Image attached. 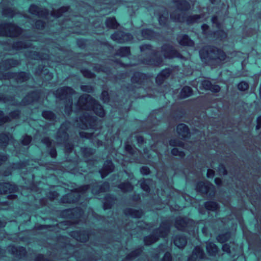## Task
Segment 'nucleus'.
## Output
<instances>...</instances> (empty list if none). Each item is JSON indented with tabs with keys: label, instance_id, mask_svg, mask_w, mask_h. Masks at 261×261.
I'll return each instance as SVG.
<instances>
[{
	"label": "nucleus",
	"instance_id": "obj_1",
	"mask_svg": "<svg viewBox=\"0 0 261 261\" xmlns=\"http://www.w3.org/2000/svg\"><path fill=\"white\" fill-rule=\"evenodd\" d=\"M199 54L202 60L206 58H217L220 60H224L225 58V55L223 51L214 47H205L200 50Z\"/></svg>",
	"mask_w": 261,
	"mask_h": 261
},
{
	"label": "nucleus",
	"instance_id": "obj_2",
	"mask_svg": "<svg viewBox=\"0 0 261 261\" xmlns=\"http://www.w3.org/2000/svg\"><path fill=\"white\" fill-rule=\"evenodd\" d=\"M114 166L111 161H107L104 164L102 169L100 171L102 178L106 177L109 173L113 171Z\"/></svg>",
	"mask_w": 261,
	"mask_h": 261
},
{
	"label": "nucleus",
	"instance_id": "obj_3",
	"mask_svg": "<svg viewBox=\"0 0 261 261\" xmlns=\"http://www.w3.org/2000/svg\"><path fill=\"white\" fill-rule=\"evenodd\" d=\"M204 252L202 249L200 247H197L194 249L192 255L188 258V261H195L196 258H202Z\"/></svg>",
	"mask_w": 261,
	"mask_h": 261
},
{
	"label": "nucleus",
	"instance_id": "obj_4",
	"mask_svg": "<svg viewBox=\"0 0 261 261\" xmlns=\"http://www.w3.org/2000/svg\"><path fill=\"white\" fill-rule=\"evenodd\" d=\"M177 131L178 134L184 138L187 137L189 134L188 127L184 124H180L177 126Z\"/></svg>",
	"mask_w": 261,
	"mask_h": 261
},
{
	"label": "nucleus",
	"instance_id": "obj_5",
	"mask_svg": "<svg viewBox=\"0 0 261 261\" xmlns=\"http://www.w3.org/2000/svg\"><path fill=\"white\" fill-rule=\"evenodd\" d=\"M174 243L178 248H182L187 244V240L182 236L176 237L174 240Z\"/></svg>",
	"mask_w": 261,
	"mask_h": 261
},
{
	"label": "nucleus",
	"instance_id": "obj_6",
	"mask_svg": "<svg viewBox=\"0 0 261 261\" xmlns=\"http://www.w3.org/2000/svg\"><path fill=\"white\" fill-rule=\"evenodd\" d=\"M179 42L182 45L192 46L194 44L193 41L187 35L180 37L179 39Z\"/></svg>",
	"mask_w": 261,
	"mask_h": 261
},
{
	"label": "nucleus",
	"instance_id": "obj_7",
	"mask_svg": "<svg viewBox=\"0 0 261 261\" xmlns=\"http://www.w3.org/2000/svg\"><path fill=\"white\" fill-rule=\"evenodd\" d=\"M122 34L121 33H115L113 34L111 36V38L113 40L116 41L118 42L122 43L127 40L126 39H124V38H122ZM126 35H125L123 37H125ZM129 35H127V36H129Z\"/></svg>",
	"mask_w": 261,
	"mask_h": 261
},
{
	"label": "nucleus",
	"instance_id": "obj_8",
	"mask_svg": "<svg viewBox=\"0 0 261 261\" xmlns=\"http://www.w3.org/2000/svg\"><path fill=\"white\" fill-rule=\"evenodd\" d=\"M192 94V89L189 87H184L180 92L181 98H184L191 96Z\"/></svg>",
	"mask_w": 261,
	"mask_h": 261
},
{
	"label": "nucleus",
	"instance_id": "obj_9",
	"mask_svg": "<svg viewBox=\"0 0 261 261\" xmlns=\"http://www.w3.org/2000/svg\"><path fill=\"white\" fill-rule=\"evenodd\" d=\"M206 249L211 255H214L217 251V246L215 244L211 242L207 243Z\"/></svg>",
	"mask_w": 261,
	"mask_h": 261
},
{
	"label": "nucleus",
	"instance_id": "obj_10",
	"mask_svg": "<svg viewBox=\"0 0 261 261\" xmlns=\"http://www.w3.org/2000/svg\"><path fill=\"white\" fill-rule=\"evenodd\" d=\"M106 25L110 28H117L118 24L114 18H109L106 22Z\"/></svg>",
	"mask_w": 261,
	"mask_h": 261
},
{
	"label": "nucleus",
	"instance_id": "obj_11",
	"mask_svg": "<svg viewBox=\"0 0 261 261\" xmlns=\"http://www.w3.org/2000/svg\"><path fill=\"white\" fill-rule=\"evenodd\" d=\"M176 227L179 230H184L187 224L183 219H178L176 221Z\"/></svg>",
	"mask_w": 261,
	"mask_h": 261
},
{
	"label": "nucleus",
	"instance_id": "obj_12",
	"mask_svg": "<svg viewBox=\"0 0 261 261\" xmlns=\"http://www.w3.org/2000/svg\"><path fill=\"white\" fill-rule=\"evenodd\" d=\"M205 207L208 210L215 211L218 208V205L214 202H207L205 203Z\"/></svg>",
	"mask_w": 261,
	"mask_h": 261
},
{
	"label": "nucleus",
	"instance_id": "obj_13",
	"mask_svg": "<svg viewBox=\"0 0 261 261\" xmlns=\"http://www.w3.org/2000/svg\"><path fill=\"white\" fill-rule=\"evenodd\" d=\"M94 112L97 115L100 117H103L105 115L104 111L101 106L99 105H97L96 106V108H94Z\"/></svg>",
	"mask_w": 261,
	"mask_h": 261
},
{
	"label": "nucleus",
	"instance_id": "obj_14",
	"mask_svg": "<svg viewBox=\"0 0 261 261\" xmlns=\"http://www.w3.org/2000/svg\"><path fill=\"white\" fill-rule=\"evenodd\" d=\"M42 116L49 120H52L54 118V114L53 113L50 111H44L42 113Z\"/></svg>",
	"mask_w": 261,
	"mask_h": 261
},
{
	"label": "nucleus",
	"instance_id": "obj_15",
	"mask_svg": "<svg viewBox=\"0 0 261 261\" xmlns=\"http://www.w3.org/2000/svg\"><path fill=\"white\" fill-rule=\"evenodd\" d=\"M10 186L9 184H0V194L6 193L8 192V188Z\"/></svg>",
	"mask_w": 261,
	"mask_h": 261
},
{
	"label": "nucleus",
	"instance_id": "obj_16",
	"mask_svg": "<svg viewBox=\"0 0 261 261\" xmlns=\"http://www.w3.org/2000/svg\"><path fill=\"white\" fill-rule=\"evenodd\" d=\"M238 89L241 91H245L248 88V84L245 82H240L238 84Z\"/></svg>",
	"mask_w": 261,
	"mask_h": 261
},
{
	"label": "nucleus",
	"instance_id": "obj_17",
	"mask_svg": "<svg viewBox=\"0 0 261 261\" xmlns=\"http://www.w3.org/2000/svg\"><path fill=\"white\" fill-rule=\"evenodd\" d=\"M149 182V180H145L141 181L140 185L142 188V189L145 191L147 192L149 190V186L148 185V184Z\"/></svg>",
	"mask_w": 261,
	"mask_h": 261
},
{
	"label": "nucleus",
	"instance_id": "obj_18",
	"mask_svg": "<svg viewBox=\"0 0 261 261\" xmlns=\"http://www.w3.org/2000/svg\"><path fill=\"white\" fill-rule=\"evenodd\" d=\"M120 188L124 191H128L132 190L133 187L130 184L126 183L121 185Z\"/></svg>",
	"mask_w": 261,
	"mask_h": 261
},
{
	"label": "nucleus",
	"instance_id": "obj_19",
	"mask_svg": "<svg viewBox=\"0 0 261 261\" xmlns=\"http://www.w3.org/2000/svg\"><path fill=\"white\" fill-rule=\"evenodd\" d=\"M202 86L206 90H210L212 84L208 81L204 80L201 83Z\"/></svg>",
	"mask_w": 261,
	"mask_h": 261
},
{
	"label": "nucleus",
	"instance_id": "obj_20",
	"mask_svg": "<svg viewBox=\"0 0 261 261\" xmlns=\"http://www.w3.org/2000/svg\"><path fill=\"white\" fill-rule=\"evenodd\" d=\"M31 141V137L29 136H25L23 137L22 140V143L23 145H28Z\"/></svg>",
	"mask_w": 261,
	"mask_h": 261
},
{
	"label": "nucleus",
	"instance_id": "obj_21",
	"mask_svg": "<svg viewBox=\"0 0 261 261\" xmlns=\"http://www.w3.org/2000/svg\"><path fill=\"white\" fill-rule=\"evenodd\" d=\"M29 11L32 14H37L38 12V7L35 5H32L29 8Z\"/></svg>",
	"mask_w": 261,
	"mask_h": 261
},
{
	"label": "nucleus",
	"instance_id": "obj_22",
	"mask_svg": "<svg viewBox=\"0 0 261 261\" xmlns=\"http://www.w3.org/2000/svg\"><path fill=\"white\" fill-rule=\"evenodd\" d=\"M151 238H152V237H147L145 238L144 242H145V243L146 245H150L151 243H153L155 242L156 241V239H154L153 240H151V241H150L149 240L151 239Z\"/></svg>",
	"mask_w": 261,
	"mask_h": 261
},
{
	"label": "nucleus",
	"instance_id": "obj_23",
	"mask_svg": "<svg viewBox=\"0 0 261 261\" xmlns=\"http://www.w3.org/2000/svg\"><path fill=\"white\" fill-rule=\"evenodd\" d=\"M140 172L143 175H147L149 173V169L146 167H143L140 169Z\"/></svg>",
	"mask_w": 261,
	"mask_h": 261
},
{
	"label": "nucleus",
	"instance_id": "obj_24",
	"mask_svg": "<svg viewBox=\"0 0 261 261\" xmlns=\"http://www.w3.org/2000/svg\"><path fill=\"white\" fill-rule=\"evenodd\" d=\"M172 153L174 155H179L181 156L183 155V153L181 151H178L177 148H173L172 150Z\"/></svg>",
	"mask_w": 261,
	"mask_h": 261
},
{
	"label": "nucleus",
	"instance_id": "obj_25",
	"mask_svg": "<svg viewBox=\"0 0 261 261\" xmlns=\"http://www.w3.org/2000/svg\"><path fill=\"white\" fill-rule=\"evenodd\" d=\"M169 74V71L168 70H166L163 71L156 77V81H158L160 79V78H161L162 76H163L164 75H166V74Z\"/></svg>",
	"mask_w": 261,
	"mask_h": 261
},
{
	"label": "nucleus",
	"instance_id": "obj_26",
	"mask_svg": "<svg viewBox=\"0 0 261 261\" xmlns=\"http://www.w3.org/2000/svg\"><path fill=\"white\" fill-rule=\"evenodd\" d=\"M220 90V88L218 85H212V87L210 89L211 91H214L215 92H217L219 91Z\"/></svg>",
	"mask_w": 261,
	"mask_h": 261
},
{
	"label": "nucleus",
	"instance_id": "obj_27",
	"mask_svg": "<svg viewBox=\"0 0 261 261\" xmlns=\"http://www.w3.org/2000/svg\"><path fill=\"white\" fill-rule=\"evenodd\" d=\"M171 256L170 253H167L165 254L162 261H171Z\"/></svg>",
	"mask_w": 261,
	"mask_h": 261
},
{
	"label": "nucleus",
	"instance_id": "obj_28",
	"mask_svg": "<svg viewBox=\"0 0 261 261\" xmlns=\"http://www.w3.org/2000/svg\"><path fill=\"white\" fill-rule=\"evenodd\" d=\"M72 90L70 88H69V87H66V88H64L63 89H61L60 90V91H61L63 94L65 93V92L67 93L68 92H69V93H72Z\"/></svg>",
	"mask_w": 261,
	"mask_h": 261
},
{
	"label": "nucleus",
	"instance_id": "obj_29",
	"mask_svg": "<svg viewBox=\"0 0 261 261\" xmlns=\"http://www.w3.org/2000/svg\"><path fill=\"white\" fill-rule=\"evenodd\" d=\"M121 51H124V54H122V56H125L129 53V49L127 47H123L120 48Z\"/></svg>",
	"mask_w": 261,
	"mask_h": 261
},
{
	"label": "nucleus",
	"instance_id": "obj_30",
	"mask_svg": "<svg viewBox=\"0 0 261 261\" xmlns=\"http://www.w3.org/2000/svg\"><path fill=\"white\" fill-rule=\"evenodd\" d=\"M83 74L85 76L88 77H92L93 76V74L90 72L85 70L83 71Z\"/></svg>",
	"mask_w": 261,
	"mask_h": 261
},
{
	"label": "nucleus",
	"instance_id": "obj_31",
	"mask_svg": "<svg viewBox=\"0 0 261 261\" xmlns=\"http://www.w3.org/2000/svg\"><path fill=\"white\" fill-rule=\"evenodd\" d=\"M215 172L213 170L208 169L207 172V176L208 177H213L214 176Z\"/></svg>",
	"mask_w": 261,
	"mask_h": 261
},
{
	"label": "nucleus",
	"instance_id": "obj_32",
	"mask_svg": "<svg viewBox=\"0 0 261 261\" xmlns=\"http://www.w3.org/2000/svg\"><path fill=\"white\" fill-rule=\"evenodd\" d=\"M170 144L171 145V146H181V143L179 142H176L174 140H171L170 141Z\"/></svg>",
	"mask_w": 261,
	"mask_h": 261
},
{
	"label": "nucleus",
	"instance_id": "obj_33",
	"mask_svg": "<svg viewBox=\"0 0 261 261\" xmlns=\"http://www.w3.org/2000/svg\"><path fill=\"white\" fill-rule=\"evenodd\" d=\"M261 127V117H258L257 119V125L256 126V128L257 129H259Z\"/></svg>",
	"mask_w": 261,
	"mask_h": 261
},
{
	"label": "nucleus",
	"instance_id": "obj_34",
	"mask_svg": "<svg viewBox=\"0 0 261 261\" xmlns=\"http://www.w3.org/2000/svg\"><path fill=\"white\" fill-rule=\"evenodd\" d=\"M222 249L223 250V251H226L227 252H230V249H229V246L226 245V244H225L222 247Z\"/></svg>",
	"mask_w": 261,
	"mask_h": 261
},
{
	"label": "nucleus",
	"instance_id": "obj_35",
	"mask_svg": "<svg viewBox=\"0 0 261 261\" xmlns=\"http://www.w3.org/2000/svg\"><path fill=\"white\" fill-rule=\"evenodd\" d=\"M125 150L128 151V152H129L130 153H132L133 152H132V147L129 146V145H126L125 146Z\"/></svg>",
	"mask_w": 261,
	"mask_h": 261
},
{
	"label": "nucleus",
	"instance_id": "obj_36",
	"mask_svg": "<svg viewBox=\"0 0 261 261\" xmlns=\"http://www.w3.org/2000/svg\"><path fill=\"white\" fill-rule=\"evenodd\" d=\"M43 142L44 143H45L47 146H48L50 144V141L49 140V139L48 138H45V139H44L43 140H42Z\"/></svg>",
	"mask_w": 261,
	"mask_h": 261
},
{
	"label": "nucleus",
	"instance_id": "obj_37",
	"mask_svg": "<svg viewBox=\"0 0 261 261\" xmlns=\"http://www.w3.org/2000/svg\"><path fill=\"white\" fill-rule=\"evenodd\" d=\"M215 183L218 185H219L221 184V180L220 178H216L215 179Z\"/></svg>",
	"mask_w": 261,
	"mask_h": 261
},
{
	"label": "nucleus",
	"instance_id": "obj_38",
	"mask_svg": "<svg viewBox=\"0 0 261 261\" xmlns=\"http://www.w3.org/2000/svg\"><path fill=\"white\" fill-rule=\"evenodd\" d=\"M201 185V183L198 184L196 187V189H197V190H198L199 191L203 192V190L202 189H201V188L200 187Z\"/></svg>",
	"mask_w": 261,
	"mask_h": 261
},
{
	"label": "nucleus",
	"instance_id": "obj_39",
	"mask_svg": "<svg viewBox=\"0 0 261 261\" xmlns=\"http://www.w3.org/2000/svg\"><path fill=\"white\" fill-rule=\"evenodd\" d=\"M201 27L204 32H205L208 29V26L206 24H203Z\"/></svg>",
	"mask_w": 261,
	"mask_h": 261
},
{
	"label": "nucleus",
	"instance_id": "obj_40",
	"mask_svg": "<svg viewBox=\"0 0 261 261\" xmlns=\"http://www.w3.org/2000/svg\"><path fill=\"white\" fill-rule=\"evenodd\" d=\"M84 98L85 99H86V100H88L90 98V97H89V96H88V95H85V96H83L82 98H80V101L82 100V99L83 98Z\"/></svg>",
	"mask_w": 261,
	"mask_h": 261
},
{
	"label": "nucleus",
	"instance_id": "obj_41",
	"mask_svg": "<svg viewBox=\"0 0 261 261\" xmlns=\"http://www.w3.org/2000/svg\"><path fill=\"white\" fill-rule=\"evenodd\" d=\"M51 156L53 158L55 157L56 156V152L55 151H53L51 153Z\"/></svg>",
	"mask_w": 261,
	"mask_h": 261
},
{
	"label": "nucleus",
	"instance_id": "obj_42",
	"mask_svg": "<svg viewBox=\"0 0 261 261\" xmlns=\"http://www.w3.org/2000/svg\"><path fill=\"white\" fill-rule=\"evenodd\" d=\"M150 31L149 30H144L142 32V34L143 36H145V34H146L147 32H150ZM145 38H147V37L144 36Z\"/></svg>",
	"mask_w": 261,
	"mask_h": 261
},
{
	"label": "nucleus",
	"instance_id": "obj_43",
	"mask_svg": "<svg viewBox=\"0 0 261 261\" xmlns=\"http://www.w3.org/2000/svg\"><path fill=\"white\" fill-rule=\"evenodd\" d=\"M87 86H83L82 87V89L83 90V91H86L87 90Z\"/></svg>",
	"mask_w": 261,
	"mask_h": 261
},
{
	"label": "nucleus",
	"instance_id": "obj_44",
	"mask_svg": "<svg viewBox=\"0 0 261 261\" xmlns=\"http://www.w3.org/2000/svg\"><path fill=\"white\" fill-rule=\"evenodd\" d=\"M140 140L141 141H143V139H142V137H139L138 138V141H140Z\"/></svg>",
	"mask_w": 261,
	"mask_h": 261
},
{
	"label": "nucleus",
	"instance_id": "obj_45",
	"mask_svg": "<svg viewBox=\"0 0 261 261\" xmlns=\"http://www.w3.org/2000/svg\"><path fill=\"white\" fill-rule=\"evenodd\" d=\"M3 226V224L0 222V227Z\"/></svg>",
	"mask_w": 261,
	"mask_h": 261
},
{
	"label": "nucleus",
	"instance_id": "obj_46",
	"mask_svg": "<svg viewBox=\"0 0 261 261\" xmlns=\"http://www.w3.org/2000/svg\"><path fill=\"white\" fill-rule=\"evenodd\" d=\"M2 113L1 112H0V115H2Z\"/></svg>",
	"mask_w": 261,
	"mask_h": 261
}]
</instances>
